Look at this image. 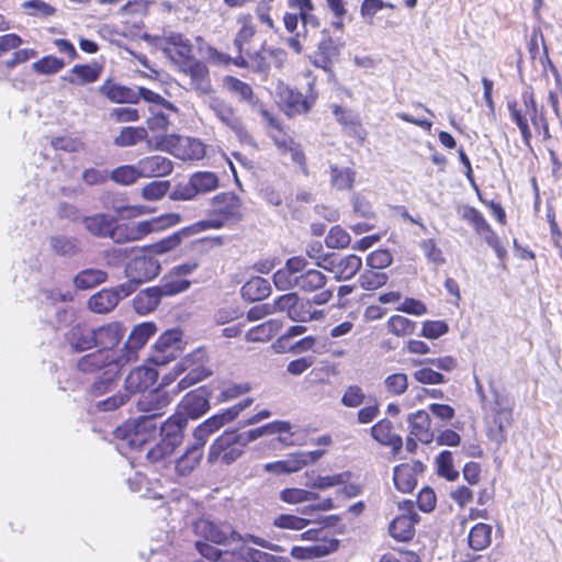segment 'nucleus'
I'll use <instances>...</instances> for the list:
<instances>
[{
    "label": "nucleus",
    "mask_w": 562,
    "mask_h": 562,
    "mask_svg": "<svg viewBox=\"0 0 562 562\" xmlns=\"http://www.w3.org/2000/svg\"><path fill=\"white\" fill-rule=\"evenodd\" d=\"M172 401V396L165 390H155L143 393L137 402L139 412L146 414L139 417L134 431L125 428H116L115 438L126 440L133 448H139L148 443L149 437L157 434L156 417L161 416Z\"/></svg>",
    "instance_id": "obj_1"
},
{
    "label": "nucleus",
    "mask_w": 562,
    "mask_h": 562,
    "mask_svg": "<svg viewBox=\"0 0 562 562\" xmlns=\"http://www.w3.org/2000/svg\"><path fill=\"white\" fill-rule=\"evenodd\" d=\"M180 221L181 216L179 214L170 213L153 218L151 221H142L134 224H121L115 227L111 226L109 236L119 244L134 241L143 238L151 232L173 226Z\"/></svg>",
    "instance_id": "obj_2"
},
{
    "label": "nucleus",
    "mask_w": 562,
    "mask_h": 562,
    "mask_svg": "<svg viewBox=\"0 0 562 562\" xmlns=\"http://www.w3.org/2000/svg\"><path fill=\"white\" fill-rule=\"evenodd\" d=\"M187 426V418L182 414H173L160 427V440L147 450V459L158 462L170 456L182 442V431Z\"/></svg>",
    "instance_id": "obj_3"
},
{
    "label": "nucleus",
    "mask_w": 562,
    "mask_h": 562,
    "mask_svg": "<svg viewBox=\"0 0 562 562\" xmlns=\"http://www.w3.org/2000/svg\"><path fill=\"white\" fill-rule=\"evenodd\" d=\"M198 528L201 530V532L204 535L206 540H210L217 544H225L229 541L235 540H241V541H250L254 544H257L261 548L274 551V552H283L284 548L269 542L268 540L254 536V535H246L245 537H241L238 535L233 527L227 522H220L215 524L207 520H202Z\"/></svg>",
    "instance_id": "obj_4"
},
{
    "label": "nucleus",
    "mask_w": 562,
    "mask_h": 562,
    "mask_svg": "<svg viewBox=\"0 0 562 562\" xmlns=\"http://www.w3.org/2000/svg\"><path fill=\"white\" fill-rule=\"evenodd\" d=\"M276 307L279 313H286L295 323L322 322L326 317L323 310L312 307L307 297L300 296L296 292H290L276 299Z\"/></svg>",
    "instance_id": "obj_5"
},
{
    "label": "nucleus",
    "mask_w": 562,
    "mask_h": 562,
    "mask_svg": "<svg viewBox=\"0 0 562 562\" xmlns=\"http://www.w3.org/2000/svg\"><path fill=\"white\" fill-rule=\"evenodd\" d=\"M157 328L154 323H143L136 326L128 336L121 355L116 357L115 361L109 363V370L113 374H119L121 369L137 359V352L147 340L155 335Z\"/></svg>",
    "instance_id": "obj_6"
},
{
    "label": "nucleus",
    "mask_w": 562,
    "mask_h": 562,
    "mask_svg": "<svg viewBox=\"0 0 562 562\" xmlns=\"http://www.w3.org/2000/svg\"><path fill=\"white\" fill-rule=\"evenodd\" d=\"M116 357H113L110 351L98 350L95 352L83 356L78 361V368L82 372H94L98 370L104 369L102 380L100 382H95L92 386V392L94 394H103L110 390V385L113 382V379L119 374H113L109 370V363L115 361Z\"/></svg>",
    "instance_id": "obj_7"
},
{
    "label": "nucleus",
    "mask_w": 562,
    "mask_h": 562,
    "mask_svg": "<svg viewBox=\"0 0 562 562\" xmlns=\"http://www.w3.org/2000/svg\"><path fill=\"white\" fill-rule=\"evenodd\" d=\"M244 447L245 445H241L237 437V431H225L211 445L207 461L231 464L243 454Z\"/></svg>",
    "instance_id": "obj_8"
},
{
    "label": "nucleus",
    "mask_w": 562,
    "mask_h": 562,
    "mask_svg": "<svg viewBox=\"0 0 562 562\" xmlns=\"http://www.w3.org/2000/svg\"><path fill=\"white\" fill-rule=\"evenodd\" d=\"M182 346V333L178 329L167 330L154 345L150 360L157 366H165L178 357Z\"/></svg>",
    "instance_id": "obj_9"
},
{
    "label": "nucleus",
    "mask_w": 562,
    "mask_h": 562,
    "mask_svg": "<svg viewBox=\"0 0 562 562\" xmlns=\"http://www.w3.org/2000/svg\"><path fill=\"white\" fill-rule=\"evenodd\" d=\"M190 285L187 280L166 282L160 289L150 288L140 292L134 300L136 310L139 313L148 312L157 307L161 295H172L186 291Z\"/></svg>",
    "instance_id": "obj_10"
},
{
    "label": "nucleus",
    "mask_w": 562,
    "mask_h": 562,
    "mask_svg": "<svg viewBox=\"0 0 562 562\" xmlns=\"http://www.w3.org/2000/svg\"><path fill=\"white\" fill-rule=\"evenodd\" d=\"M147 38L173 60L189 59L191 57L192 45L180 33L165 31L162 36H147Z\"/></svg>",
    "instance_id": "obj_11"
},
{
    "label": "nucleus",
    "mask_w": 562,
    "mask_h": 562,
    "mask_svg": "<svg viewBox=\"0 0 562 562\" xmlns=\"http://www.w3.org/2000/svg\"><path fill=\"white\" fill-rule=\"evenodd\" d=\"M159 271V261L150 252H147L146 249H144L142 255L134 257L125 268L126 277L140 283L157 277Z\"/></svg>",
    "instance_id": "obj_12"
},
{
    "label": "nucleus",
    "mask_w": 562,
    "mask_h": 562,
    "mask_svg": "<svg viewBox=\"0 0 562 562\" xmlns=\"http://www.w3.org/2000/svg\"><path fill=\"white\" fill-rule=\"evenodd\" d=\"M413 502L404 501L400 504V509L403 514L395 517L390 524V535L398 541H407L414 536V527L418 521V515L413 512Z\"/></svg>",
    "instance_id": "obj_13"
},
{
    "label": "nucleus",
    "mask_w": 562,
    "mask_h": 562,
    "mask_svg": "<svg viewBox=\"0 0 562 562\" xmlns=\"http://www.w3.org/2000/svg\"><path fill=\"white\" fill-rule=\"evenodd\" d=\"M306 266L307 261L302 257L289 258L285 265L273 273L276 288L280 291L299 289V276Z\"/></svg>",
    "instance_id": "obj_14"
},
{
    "label": "nucleus",
    "mask_w": 562,
    "mask_h": 562,
    "mask_svg": "<svg viewBox=\"0 0 562 562\" xmlns=\"http://www.w3.org/2000/svg\"><path fill=\"white\" fill-rule=\"evenodd\" d=\"M207 104L216 117L229 130H232L239 138H243L247 135V131L243 121L236 115L234 109L228 103L218 97L210 95Z\"/></svg>",
    "instance_id": "obj_15"
},
{
    "label": "nucleus",
    "mask_w": 562,
    "mask_h": 562,
    "mask_svg": "<svg viewBox=\"0 0 562 562\" xmlns=\"http://www.w3.org/2000/svg\"><path fill=\"white\" fill-rule=\"evenodd\" d=\"M326 263L317 262L318 267L334 273L337 281H346L353 278L362 267V260L356 255H348L338 259H327Z\"/></svg>",
    "instance_id": "obj_16"
},
{
    "label": "nucleus",
    "mask_w": 562,
    "mask_h": 562,
    "mask_svg": "<svg viewBox=\"0 0 562 562\" xmlns=\"http://www.w3.org/2000/svg\"><path fill=\"white\" fill-rule=\"evenodd\" d=\"M277 94L289 116L306 113L312 108L313 101L305 98L301 92L280 83Z\"/></svg>",
    "instance_id": "obj_17"
},
{
    "label": "nucleus",
    "mask_w": 562,
    "mask_h": 562,
    "mask_svg": "<svg viewBox=\"0 0 562 562\" xmlns=\"http://www.w3.org/2000/svg\"><path fill=\"white\" fill-rule=\"evenodd\" d=\"M157 378L158 373L155 369L145 366L137 367L126 376L124 382V392L128 394V397L135 393L144 392L154 385Z\"/></svg>",
    "instance_id": "obj_18"
},
{
    "label": "nucleus",
    "mask_w": 562,
    "mask_h": 562,
    "mask_svg": "<svg viewBox=\"0 0 562 562\" xmlns=\"http://www.w3.org/2000/svg\"><path fill=\"white\" fill-rule=\"evenodd\" d=\"M179 408L180 412H178L177 414H182V416L186 417L187 419L200 417L210 408L206 391L203 389H199L188 393L182 398Z\"/></svg>",
    "instance_id": "obj_19"
},
{
    "label": "nucleus",
    "mask_w": 562,
    "mask_h": 562,
    "mask_svg": "<svg viewBox=\"0 0 562 562\" xmlns=\"http://www.w3.org/2000/svg\"><path fill=\"white\" fill-rule=\"evenodd\" d=\"M142 178L165 177L172 172V161L164 156L154 155L137 161Z\"/></svg>",
    "instance_id": "obj_20"
},
{
    "label": "nucleus",
    "mask_w": 562,
    "mask_h": 562,
    "mask_svg": "<svg viewBox=\"0 0 562 562\" xmlns=\"http://www.w3.org/2000/svg\"><path fill=\"white\" fill-rule=\"evenodd\" d=\"M409 435L423 443H430L434 440V432L430 429L431 420L425 411H417L407 416Z\"/></svg>",
    "instance_id": "obj_21"
},
{
    "label": "nucleus",
    "mask_w": 562,
    "mask_h": 562,
    "mask_svg": "<svg viewBox=\"0 0 562 562\" xmlns=\"http://www.w3.org/2000/svg\"><path fill=\"white\" fill-rule=\"evenodd\" d=\"M93 333L95 347H100V350L110 351L121 341L125 329L120 323L114 322L93 329Z\"/></svg>",
    "instance_id": "obj_22"
},
{
    "label": "nucleus",
    "mask_w": 562,
    "mask_h": 562,
    "mask_svg": "<svg viewBox=\"0 0 562 562\" xmlns=\"http://www.w3.org/2000/svg\"><path fill=\"white\" fill-rule=\"evenodd\" d=\"M423 471V463H404L394 469V484L403 493H409L416 486V473Z\"/></svg>",
    "instance_id": "obj_23"
},
{
    "label": "nucleus",
    "mask_w": 562,
    "mask_h": 562,
    "mask_svg": "<svg viewBox=\"0 0 562 562\" xmlns=\"http://www.w3.org/2000/svg\"><path fill=\"white\" fill-rule=\"evenodd\" d=\"M183 71L190 77L191 88L199 94L206 95L212 92L209 69L204 64L199 61L191 63Z\"/></svg>",
    "instance_id": "obj_24"
},
{
    "label": "nucleus",
    "mask_w": 562,
    "mask_h": 562,
    "mask_svg": "<svg viewBox=\"0 0 562 562\" xmlns=\"http://www.w3.org/2000/svg\"><path fill=\"white\" fill-rule=\"evenodd\" d=\"M252 398H246L239 402L238 404L225 409L223 413L216 414L207 418L203 423L205 424V427H207L209 431L213 434L221 427H223L225 424L234 420L240 414V412L249 407L252 404Z\"/></svg>",
    "instance_id": "obj_25"
},
{
    "label": "nucleus",
    "mask_w": 562,
    "mask_h": 562,
    "mask_svg": "<svg viewBox=\"0 0 562 562\" xmlns=\"http://www.w3.org/2000/svg\"><path fill=\"white\" fill-rule=\"evenodd\" d=\"M252 398H246L239 402L238 404L225 409L223 413L216 414L207 418L203 423L205 424V427H207L209 431L213 434L221 427H223L225 424L234 420L240 414V412L249 407L252 404Z\"/></svg>",
    "instance_id": "obj_26"
},
{
    "label": "nucleus",
    "mask_w": 562,
    "mask_h": 562,
    "mask_svg": "<svg viewBox=\"0 0 562 562\" xmlns=\"http://www.w3.org/2000/svg\"><path fill=\"white\" fill-rule=\"evenodd\" d=\"M495 404L497 405V414L499 416L495 417V427L490 429L488 437L499 446L506 441V429L512 424V412L510 409L503 408L498 394L495 395Z\"/></svg>",
    "instance_id": "obj_27"
},
{
    "label": "nucleus",
    "mask_w": 562,
    "mask_h": 562,
    "mask_svg": "<svg viewBox=\"0 0 562 562\" xmlns=\"http://www.w3.org/2000/svg\"><path fill=\"white\" fill-rule=\"evenodd\" d=\"M392 424L386 419H382L371 428L372 437L381 445L389 446L394 452L402 449V438L392 432Z\"/></svg>",
    "instance_id": "obj_28"
},
{
    "label": "nucleus",
    "mask_w": 562,
    "mask_h": 562,
    "mask_svg": "<svg viewBox=\"0 0 562 562\" xmlns=\"http://www.w3.org/2000/svg\"><path fill=\"white\" fill-rule=\"evenodd\" d=\"M119 304V294L114 290L103 289L93 294L89 301V308L98 314H108Z\"/></svg>",
    "instance_id": "obj_29"
},
{
    "label": "nucleus",
    "mask_w": 562,
    "mask_h": 562,
    "mask_svg": "<svg viewBox=\"0 0 562 562\" xmlns=\"http://www.w3.org/2000/svg\"><path fill=\"white\" fill-rule=\"evenodd\" d=\"M101 67L98 65H76L70 70L68 76L64 77V80L75 86H83L87 83L95 82L101 75Z\"/></svg>",
    "instance_id": "obj_30"
},
{
    "label": "nucleus",
    "mask_w": 562,
    "mask_h": 562,
    "mask_svg": "<svg viewBox=\"0 0 562 562\" xmlns=\"http://www.w3.org/2000/svg\"><path fill=\"white\" fill-rule=\"evenodd\" d=\"M99 92L110 101L116 103H136L135 90L114 83L111 80L104 81L99 87Z\"/></svg>",
    "instance_id": "obj_31"
},
{
    "label": "nucleus",
    "mask_w": 562,
    "mask_h": 562,
    "mask_svg": "<svg viewBox=\"0 0 562 562\" xmlns=\"http://www.w3.org/2000/svg\"><path fill=\"white\" fill-rule=\"evenodd\" d=\"M276 146L278 147L281 155H290L293 162L299 165L302 171L307 175V167L305 155L299 144L291 138L278 135H272Z\"/></svg>",
    "instance_id": "obj_32"
},
{
    "label": "nucleus",
    "mask_w": 562,
    "mask_h": 562,
    "mask_svg": "<svg viewBox=\"0 0 562 562\" xmlns=\"http://www.w3.org/2000/svg\"><path fill=\"white\" fill-rule=\"evenodd\" d=\"M521 101L525 103V112L527 121L530 120L532 125L537 130H541L544 138L550 137L549 125L542 113H539L537 103L533 98V93L530 91H524L521 94Z\"/></svg>",
    "instance_id": "obj_33"
},
{
    "label": "nucleus",
    "mask_w": 562,
    "mask_h": 562,
    "mask_svg": "<svg viewBox=\"0 0 562 562\" xmlns=\"http://www.w3.org/2000/svg\"><path fill=\"white\" fill-rule=\"evenodd\" d=\"M271 292L268 280L261 277H254L248 280L240 289L241 296L249 302L261 301Z\"/></svg>",
    "instance_id": "obj_34"
},
{
    "label": "nucleus",
    "mask_w": 562,
    "mask_h": 562,
    "mask_svg": "<svg viewBox=\"0 0 562 562\" xmlns=\"http://www.w3.org/2000/svg\"><path fill=\"white\" fill-rule=\"evenodd\" d=\"M291 429V425L288 422H274L270 423L268 425H265L262 427L251 429L241 434L237 432V437L241 445L247 446L249 442L265 436V435H272V434H281V432H289Z\"/></svg>",
    "instance_id": "obj_35"
},
{
    "label": "nucleus",
    "mask_w": 562,
    "mask_h": 562,
    "mask_svg": "<svg viewBox=\"0 0 562 562\" xmlns=\"http://www.w3.org/2000/svg\"><path fill=\"white\" fill-rule=\"evenodd\" d=\"M328 278L319 270L304 269L299 276V290L304 293H314L323 290Z\"/></svg>",
    "instance_id": "obj_36"
},
{
    "label": "nucleus",
    "mask_w": 562,
    "mask_h": 562,
    "mask_svg": "<svg viewBox=\"0 0 562 562\" xmlns=\"http://www.w3.org/2000/svg\"><path fill=\"white\" fill-rule=\"evenodd\" d=\"M67 340L77 351H83L95 347L93 329L88 327H72L67 335Z\"/></svg>",
    "instance_id": "obj_37"
},
{
    "label": "nucleus",
    "mask_w": 562,
    "mask_h": 562,
    "mask_svg": "<svg viewBox=\"0 0 562 562\" xmlns=\"http://www.w3.org/2000/svg\"><path fill=\"white\" fill-rule=\"evenodd\" d=\"M108 279V273L101 269H85L78 272L74 278V285L78 290L92 289Z\"/></svg>",
    "instance_id": "obj_38"
},
{
    "label": "nucleus",
    "mask_w": 562,
    "mask_h": 562,
    "mask_svg": "<svg viewBox=\"0 0 562 562\" xmlns=\"http://www.w3.org/2000/svg\"><path fill=\"white\" fill-rule=\"evenodd\" d=\"M237 66H245L255 71H267L271 67V59L268 48H263L255 54H247V58L243 55L234 59Z\"/></svg>",
    "instance_id": "obj_39"
},
{
    "label": "nucleus",
    "mask_w": 562,
    "mask_h": 562,
    "mask_svg": "<svg viewBox=\"0 0 562 562\" xmlns=\"http://www.w3.org/2000/svg\"><path fill=\"white\" fill-rule=\"evenodd\" d=\"M507 106L510 119L518 126L525 145L529 147L532 134L529 124L527 123L525 103L522 102L521 104H518L516 101H512L508 102Z\"/></svg>",
    "instance_id": "obj_40"
},
{
    "label": "nucleus",
    "mask_w": 562,
    "mask_h": 562,
    "mask_svg": "<svg viewBox=\"0 0 562 562\" xmlns=\"http://www.w3.org/2000/svg\"><path fill=\"white\" fill-rule=\"evenodd\" d=\"M203 450L199 446L191 445L176 463V470L180 475L190 474L199 464Z\"/></svg>",
    "instance_id": "obj_41"
},
{
    "label": "nucleus",
    "mask_w": 562,
    "mask_h": 562,
    "mask_svg": "<svg viewBox=\"0 0 562 562\" xmlns=\"http://www.w3.org/2000/svg\"><path fill=\"white\" fill-rule=\"evenodd\" d=\"M188 236H190V235H189L187 227L182 228V229L173 233L172 235L159 240L158 243H155V244L148 246L146 248V251L150 252L154 257L156 255L166 254V252L175 249L176 247H178L181 244L182 239Z\"/></svg>",
    "instance_id": "obj_42"
},
{
    "label": "nucleus",
    "mask_w": 562,
    "mask_h": 562,
    "mask_svg": "<svg viewBox=\"0 0 562 562\" xmlns=\"http://www.w3.org/2000/svg\"><path fill=\"white\" fill-rule=\"evenodd\" d=\"M86 229L97 237H106L113 225L111 217L104 214H94L83 218Z\"/></svg>",
    "instance_id": "obj_43"
},
{
    "label": "nucleus",
    "mask_w": 562,
    "mask_h": 562,
    "mask_svg": "<svg viewBox=\"0 0 562 562\" xmlns=\"http://www.w3.org/2000/svg\"><path fill=\"white\" fill-rule=\"evenodd\" d=\"M492 527L480 522L476 524L469 533V546L476 551L483 550L491 544Z\"/></svg>",
    "instance_id": "obj_44"
},
{
    "label": "nucleus",
    "mask_w": 562,
    "mask_h": 562,
    "mask_svg": "<svg viewBox=\"0 0 562 562\" xmlns=\"http://www.w3.org/2000/svg\"><path fill=\"white\" fill-rule=\"evenodd\" d=\"M147 131L144 127H123L120 134L114 138V144L120 147L134 146L147 138Z\"/></svg>",
    "instance_id": "obj_45"
},
{
    "label": "nucleus",
    "mask_w": 562,
    "mask_h": 562,
    "mask_svg": "<svg viewBox=\"0 0 562 562\" xmlns=\"http://www.w3.org/2000/svg\"><path fill=\"white\" fill-rule=\"evenodd\" d=\"M110 178L117 184L130 186L135 183L142 178L139 172L138 164L136 165H124L115 168L111 173Z\"/></svg>",
    "instance_id": "obj_46"
},
{
    "label": "nucleus",
    "mask_w": 562,
    "mask_h": 562,
    "mask_svg": "<svg viewBox=\"0 0 562 562\" xmlns=\"http://www.w3.org/2000/svg\"><path fill=\"white\" fill-rule=\"evenodd\" d=\"M215 210L226 216H234L237 214L240 202L239 199L233 193H221L212 199Z\"/></svg>",
    "instance_id": "obj_47"
},
{
    "label": "nucleus",
    "mask_w": 562,
    "mask_h": 562,
    "mask_svg": "<svg viewBox=\"0 0 562 562\" xmlns=\"http://www.w3.org/2000/svg\"><path fill=\"white\" fill-rule=\"evenodd\" d=\"M356 172L350 168L330 166V182L338 190H350L353 187Z\"/></svg>",
    "instance_id": "obj_48"
},
{
    "label": "nucleus",
    "mask_w": 562,
    "mask_h": 562,
    "mask_svg": "<svg viewBox=\"0 0 562 562\" xmlns=\"http://www.w3.org/2000/svg\"><path fill=\"white\" fill-rule=\"evenodd\" d=\"M279 327L277 321L270 319L248 330L246 339L252 342L267 341L279 330Z\"/></svg>",
    "instance_id": "obj_49"
},
{
    "label": "nucleus",
    "mask_w": 562,
    "mask_h": 562,
    "mask_svg": "<svg viewBox=\"0 0 562 562\" xmlns=\"http://www.w3.org/2000/svg\"><path fill=\"white\" fill-rule=\"evenodd\" d=\"M190 183L199 193H206L218 187V178L210 171L196 172L191 176Z\"/></svg>",
    "instance_id": "obj_50"
},
{
    "label": "nucleus",
    "mask_w": 562,
    "mask_h": 562,
    "mask_svg": "<svg viewBox=\"0 0 562 562\" xmlns=\"http://www.w3.org/2000/svg\"><path fill=\"white\" fill-rule=\"evenodd\" d=\"M180 145H182V155H179L180 159L199 160L205 155L204 144L196 138L183 137L180 140Z\"/></svg>",
    "instance_id": "obj_51"
},
{
    "label": "nucleus",
    "mask_w": 562,
    "mask_h": 562,
    "mask_svg": "<svg viewBox=\"0 0 562 562\" xmlns=\"http://www.w3.org/2000/svg\"><path fill=\"white\" fill-rule=\"evenodd\" d=\"M387 274L381 270L370 268L359 278V283L363 290L372 291L383 286L387 282Z\"/></svg>",
    "instance_id": "obj_52"
},
{
    "label": "nucleus",
    "mask_w": 562,
    "mask_h": 562,
    "mask_svg": "<svg viewBox=\"0 0 562 562\" xmlns=\"http://www.w3.org/2000/svg\"><path fill=\"white\" fill-rule=\"evenodd\" d=\"M387 330L397 337L412 335L415 331L416 323L402 315H393L387 321Z\"/></svg>",
    "instance_id": "obj_53"
},
{
    "label": "nucleus",
    "mask_w": 562,
    "mask_h": 562,
    "mask_svg": "<svg viewBox=\"0 0 562 562\" xmlns=\"http://www.w3.org/2000/svg\"><path fill=\"white\" fill-rule=\"evenodd\" d=\"M50 247L59 256H75L79 251L78 241L75 238L66 236L50 237Z\"/></svg>",
    "instance_id": "obj_54"
},
{
    "label": "nucleus",
    "mask_w": 562,
    "mask_h": 562,
    "mask_svg": "<svg viewBox=\"0 0 562 562\" xmlns=\"http://www.w3.org/2000/svg\"><path fill=\"white\" fill-rule=\"evenodd\" d=\"M318 498V494L315 492L306 491L303 488H284L280 492V499L288 504H301Z\"/></svg>",
    "instance_id": "obj_55"
},
{
    "label": "nucleus",
    "mask_w": 562,
    "mask_h": 562,
    "mask_svg": "<svg viewBox=\"0 0 562 562\" xmlns=\"http://www.w3.org/2000/svg\"><path fill=\"white\" fill-rule=\"evenodd\" d=\"M65 67V61L55 56H45L32 65L33 70L41 75H54Z\"/></svg>",
    "instance_id": "obj_56"
},
{
    "label": "nucleus",
    "mask_w": 562,
    "mask_h": 562,
    "mask_svg": "<svg viewBox=\"0 0 562 562\" xmlns=\"http://www.w3.org/2000/svg\"><path fill=\"white\" fill-rule=\"evenodd\" d=\"M224 83H225V87L231 92L238 95L240 98V100L247 101L249 103L254 102V98H255L254 91L248 83H246L235 77H226L224 79Z\"/></svg>",
    "instance_id": "obj_57"
},
{
    "label": "nucleus",
    "mask_w": 562,
    "mask_h": 562,
    "mask_svg": "<svg viewBox=\"0 0 562 562\" xmlns=\"http://www.w3.org/2000/svg\"><path fill=\"white\" fill-rule=\"evenodd\" d=\"M351 237L347 231L340 226H334L328 232L325 244L330 249H340L349 246Z\"/></svg>",
    "instance_id": "obj_58"
},
{
    "label": "nucleus",
    "mask_w": 562,
    "mask_h": 562,
    "mask_svg": "<svg viewBox=\"0 0 562 562\" xmlns=\"http://www.w3.org/2000/svg\"><path fill=\"white\" fill-rule=\"evenodd\" d=\"M350 479L349 472H342L334 475L317 476L314 479L310 486L317 490H327L334 486H340L347 483Z\"/></svg>",
    "instance_id": "obj_59"
},
{
    "label": "nucleus",
    "mask_w": 562,
    "mask_h": 562,
    "mask_svg": "<svg viewBox=\"0 0 562 562\" xmlns=\"http://www.w3.org/2000/svg\"><path fill=\"white\" fill-rule=\"evenodd\" d=\"M437 471L440 476L448 481H456L459 477V472L453 469L450 451L445 450L437 457Z\"/></svg>",
    "instance_id": "obj_60"
},
{
    "label": "nucleus",
    "mask_w": 562,
    "mask_h": 562,
    "mask_svg": "<svg viewBox=\"0 0 562 562\" xmlns=\"http://www.w3.org/2000/svg\"><path fill=\"white\" fill-rule=\"evenodd\" d=\"M238 23L241 26L236 35L235 45L238 47L239 52H241L243 45L254 37L256 30L252 24V18L249 14L240 16Z\"/></svg>",
    "instance_id": "obj_61"
},
{
    "label": "nucleus",
    "mask_w": 562,
    "mask_h": 562,
    "mask_svg": "<svg viewBox=\"0 0 562 562\" xmlns=\"http://www.w3.org/2000/svg\"><path fill=\"white\" fill-rule=\"evenodd\" d=\"M310 524V520L289 514H282L273 519V526L281 529L302 530Z\"/></svg>",
    "instance_id": "obj_62"
},
{
    "label": "nucleus",
    "mask_w": 562,
    "mask_h": 562,
    "mask_svg": "<svg viewBox=\"0 0 562 562\" xmlns=\"http://www.w3.org/2000/svg\"><path fill=\"white\" fill-rule=\"evenodd\" d=\"M384 387L392 395H402L408 387V378L405 373H393L385 378Z\"/></svg>",
    "instance_id": "obj_63"
},
{
    "label": "nucleus",
    "mask_w": 562,
    "mask_h": 562,
    "mask_svg": "<svg viewBox=\"0 0 562 562\" xmlns=\"http://www.w3.org/2000/svg\"><path fill=\"white\" fill-rule=\"evenodd\" d=\"M325 34L324 38L318 43V53L322 57V61L324 64V67L333 63L334 59H336L339 55V48L333 41L330 36L326 34V32H323Z\"/></svg>",
    "instance_id": "obj_64"
}]
</instances>
